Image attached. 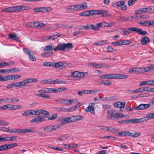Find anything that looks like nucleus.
<instances>
[{"instance_id":"obj_1","label":"nucleus","mask_w":154,"mask_h":154,"mask_svg":"<svg viewBox=\"0 0 154 154\" xmlns=\"http://www.w3.org/2000/svg\"><path fill=\"white\" fill-rule=\"evenodd\" d=\"M151 105H154V97L150 100L149 103L148 104H140L137 107L134 108L131 107L128 109V108H126V109L129 111H133L134 109L137 110H141L147 109L149 108Z\"/></svg>"},{"instance_id":"obj_2","label":"nucleus","mask_w":154,"mask_h":154,"mask_svg":"<svg viewBox=\"0 0 154 154\" xmlns=\"http://www.w3.org/2000/svg\"><path fill=\"white\" fill-rule=\"evenodd\" d=\"M29 7L28 6H19L6 8L2 9L1 11L4 12L14 13L21 10L29 9Z\"/></svg>"},{"instance_id":"obj_3","label":"nucleus","mask_w":154,"mask_h":154,"mask_svg":"<svg viewBox=\"0 0 154 154\" xmlns=\"http://www.w3.org/2000/svg\"><path fill=\"white\" fill-rule=\"evenodd\" d=\"M72 48L73 45L71 43L60 44H58L55 47V50H56V52L57 51L64 52L68 51Z\"/></svg>"},{"instance_id":"obj_4","label":"nucleus","mask_w":154,"mask_h":154,"mask_svg":"<svg viewBox=\"0 0 154 154\" xmlns=\"http://www.w3.org/2000/svg\"><path fill=\"white\" fill-rule=\"evenodd\" d=\"M107 114L109 117L113 120H117L119 118H122L124 116L122 113H119L114 110H109Z\"/></svg>"},{"instance_id":"obj_5","label":"nucleus","mask_w":154,"mask_h":154,"mask_svg":"<svg viewBox=\"0 0 154 154\" xmlns=\"http://www.w3.org/2000/svg\"><path fill=\"white\" fill-rule=\"evenodd\" d=\"M89 15H90L101 14L102 17H103L111 16V15L109 14H106L108 12V10H89Z\"/></svg>"},{"instance_id":"obj_6","label":"nucleus","mask_w":154,"mask_h":154,"mask_svg":"<svg viewBox=\"0 0 154 154\" xmlns=\"http://www.w3.org/2000/svg\"><path fill=\"white\" fill-rule=\"evenodd\" d=\"M52 9L50 7H42L35 8L33 11L35 12H47L51 11Z\"/></svg>"},{"instance_id":"obj_7","label":"nucleus","mask_w":154,"mask_h":154,"mask_svg":"<svg viewBox=\"0 0 154 154\" xmlns=\"http://www.w3.org/2000/svg\"><path fill=\"white\" fill-rule=\"evenodd\" d=\"M24 52L27 54L29 57L30 60L31 61H35L36 58L34 56L32 52L28 48H23Z\"/></svg>"},{"instance_id":"obj_8","label":"nucleus","mask_w":154,"mask_h":154,"mask_svg":"<svg viewBox=\"0 0 154 154\" xmlns=\"http://www.w3.org/2000/svg\"><path fill=\"white\" fill-rule=\"evenodd\" d=\"M60 126L59 125H49L47 126L44 128V130L47 132L53 131L56 130L59 128Z\"/></svg>"},{"instance_id":"obj_9","label":"nucleus","mask_w":154,"mask_h":154,"mask_svg":"<svg viewBox=\"0 0 154 154\" xmlns=\"http://www.w3.org/2000/svg\"><path fill=\"white\" fill-rule=\"evenodd\" d=\"M91 29L92 30L97 31L96 25L94 26L93 24H87L86 26H82V28H79V30H85Z\"/></svg>"},{"instance_id":"obj_10","label":"nucleus","mask_w":154,"mask_h":154,"mask_svg":"<svg viewBox=\"0 0 154 154\" xmlns=\"http://www.w3.org/2000/svg\"><path fill=\"white\" fill-rule=\"evenodd\" d=\"M94 105V103H90V105L85 109V111L86 112H90L92 114L94 113V110L93 106Z\"/></svg>"},{"instance_id":"obj_11","label":"nucleus","mask_w":154,"mask_h":154,"mask_svg":"<svg viewBox=\"0 0 154 154\" xmlns=\"http://www.w3.org/2000/svg\"><path fill=\"white\" fill-rule=\"evenodd\" d=\"M70 122H72L71 117L63 118L61 121L60 124L62 125H63Z\"/></svg>"},{"instance_id":"obj_12","label":"nucleus","mask_w":154,"mask_h":154,"mask_svg":"<svg viewBox=\"0 0 154 154\" xmlns=\"http://www.w3.org/2000/svg\"><path fill=\"white\" fill-rule=\"evenodd\" d=\"M9 37L11 39L15 40L17 42H20L18 40L19 39V37L17 36V34L15 33H10L8 35Z\"/></svg>"},{"instance_id":"obj_13","label":"nucleus","mask_w":154,"mask_h":154,"mask_svg":"<svg viewBox=\"0 0 154 154\" xmlns=\"http://www.w3.org/2000/svg\"><path fill=\"white\" fill-rule=\"evenodd\" d=\"M88 65L90 66H92L96 68H101L104 67L105 65L103 63L97 64L94 63H88Z\"/></svg>"},{"instance_id":"obj_14","label":"nucleus","mask_w":154,"mask_h":154,"mask_svg":"<svg viewBox=\"0 0 154 154\" xmlns=\"http://www.w3.org/2000/svg\"><path fill=\"white\" fill-rule=\"evenodd\" d=\"M134 31V27H129L123 30V35H127Z\"/></svg>"},{"instance_id":"obj_15","label":"nucleus","mask_w":154,"mask_h":154,"mask_svg":"<svg viewBox=\"0 0 154 154\" xmlns=\"http://www.w3.org/2000/svg\"><path fill=\"white\" fill-rule=\"evenodd\" d=\"M125 103L121 102H116L113 104V105L114 107L120 108H123L125 106Z\"/></svg>"},{"instance_id":"obj_16","label":"nucleus","mask_w":154,"mask_h":154,"mask_svg":"<svg viewBox=\"0 0 154 154\" xmlns=\"http://www.w3.org/2000/svg\"><path fill=\"white\" fill-rule=\"evenodd\" d=\"M65 9L67 11H72L77 10L76 5L66 6L65 8Z\"/></svg>"},{"instance_id":"obj_17","label":"nucleus","mask_w":154,"mask_h":154,"mask_svg":"<svg viewBox=\"0 0 154 154\" xmlns=\"http://www.w3.org/2000/svg\"><path fill=\"white\" fill-rule=\"evenodd\" d=\"M77 10L86 9L87 7V5L86 3H83L82 5H76Z\"/></svg>"},{"instance_id":"obj_18","label":"nucleus","mask_w":154,"mask_h":154,"mask_svg":"<svg viewBox=\"0 0 154 154\" xmlns=\"http://www.w3.org/2000/svg\"><path fill=\"white\" fill-rule=\"evenodd\" d=\"M71 117L72 122L78 121L83 118L82 116H73Z\"/></svg>"},{"instance_id":"obj_19","label":"nucleus","mask_w":154,"mask_h":154,"mask_svg":"<svg viewBox=\"0 0 154 154\" xmlns=\"http://www.w3.org/2000/svg\"><path fill=\"white\" fill-rule=\"evenodd\" d=\"M71 117L72 122L78 121L83 118L82 116H73Z\"/></svg>"},{"instance_id":"obj_20","label":"nucleus","mask_w":154,"mask_h":154,"mask_svg":"<svg viewBox=\"0 0 154 154\" xmlns=\"http://www.w3.org/2000/svg\"><path fill=\"white\" fill-rule=\"evenodd\" d=\"M55 47L52 46L51 44L49 45L46 46L44 48V50L45 51H49L53 50L54 51L56 52V50H55Z\"/></svg>"},{"instance_id":"obj_21","label":"nucleus","mask_w":154,"mask_h":154,"mask_svg":"<svg viewBox=\"0 0 154 154\" xmlns=\"http://www.w3.org/2000/svg\"><path fill=\"white\" fill-rule=\"evenodd\" d=\"M119 136L121 137L122 136H131L132 135V133L129 132V131H125L122 132H119L118 133Z\"/></svg>"},{"instance_id":"obj_22","label":"nucleus","mask_w":154,"mask_h":154,"mask_svg":"<svg viewBox=\"0 0 154 154\" xmlns=\"http://www.w3.org/2000/svg\"><path fill=\"white\" fill-rule=\"evenodd\" d=\"M107 27V23L104 22L97 23L96 25L97 31L99 30V27Z\"/></svg>"},{"instance_id":"obj_23","label":"nucleus","mask_w":154,"mask_h":154,"mask_svg":"<svg viewBox=\"0 0 154 154\" xmlns=\"http://www.w3.org/2000/svg\"><path fill=\"white\" fill-rule=\"evenodd\" d=\"M149 41V39L147 37L144 36L141 40V43L142 45H145L148 43Z\"/></svg>"},{"instance_id":"obj_24","label":"nucleus","mask_w":154,"mask_h":154,"mask_svg":"<svg viewBox=\"0 0 154 154\" xmlns=\"http://www.w3.org/2000/svg\"><path fill=\"white\" fill-rule=\"evenodd\" d=\"M145 118H143L141 119H132V123H140L149 120L148 119H145Z\"/></svg>"},{"instance_id":"obj_25","label":"nucleus","mask_w":154,"mask_h":154,"mask_svg":"<svg viewBox=\"0 0 154 154\" xmlns=\"http://www.w3.org/2000/svg\"><path fill=\"white\" fill-rule=\"evenodd\" d=\"M40 93H49L52 92V88H46L44 89L38 91Z\"/></svg>"},{"instance_id":"obj_26","label":"nucleus","mask_w":154,"mask_h":154,"mask_svg":"<svg viewBox=\"0 0 154 154\" xmlns=\"http://www.w3.org/2000/svg\"><path fill=\"white\" fill-rule=\"evenodd\" d=\"M22 116L24 117H28L29 115H33L32 110L30 109L27 110L22 114Z\"/></svg>"},{"instance_id":"obj_27","label":"nucleus","mask_w":154,"mask_h":154,"mask_svg":"<svg viewBox=\"0 0 154 154\" xmlns=\"http://www.w3.org/2000/svg\"><path fill=\"white\" fill-rule=\"evenodd\" d=\"M62 104L65 105H69L72 104V102H73V100L70 99L68 100L66 99H62Z\"/></svg>"},{"instance_id":"obj_28","label":"nucleus","mask_w":154,"mask_h":154,"mask_svg":"<svg viewBox=\"0 0 154 154\" xmlns=\"http://www.w3.org/2000/svg\"><path fill=\"white\" fill-rule=\"evenodd\" d=\"M142 11L144 12L154 13V9L150 8H142Z\"/></svg>"},{"instance_id":"obj_29","label":"nucleus","mask_w":154,"mask_h":154,"mask_svg":"<svg viewBox=\"0 0 154 154\" xmlns=\"http://www.w3.org/2000/svg\"><path fill=\"white\" fill-rule=\"evenodd\" d=\"M43 93H41V94H34L36 95L39 97L42 98H44L48 99H49L50 98V97L49 95L47 94H44Z\"/></svg>"},{"instance_id":"obj_30","label":"nucleus","mask_w":154,"mask_h":154,"mask_svg":"<svg viewBox=\"0 0 154 154\" xmlns=\"http://www.w3.org/2000/svg\"><path fill=\"white\" fill-rule=\"evenodd\" d=\"M8 132L10 133H15L17 134L20 133L19 129L17 128H14L11 129H10L9 128H8Z\"/></svg>"},{"instance_id":"obj_31","label":"nucleus","mask_w":154,"mask_h":154,"mask_svg":"<svg viewBox=\"0 0 154 154\" xmlns=\"http://www.w3.org/2000/svg\"><path fill=\"white\" fill-rule=\"evenodd\" d=\"M20 133H25L26 132H32V133H35V131H32L31 129L28 128H26L24 129H19Z\"/></svg>"},{"instance_id":"obj_32","label":"nucleus","mask_w":154,"mask_h":154,"mask_svg":"<svg viewBox=\"0 0 154 154\" xmlns=\"http://www.w3.org/2000/svg\"><path fill=\"white\" fill-rule=\"evenodd\" d=\"M53 53L52 51H50L49 52H45L44 53L42 54V56L45 57H50L53 55Z\"/></svg>"},{"instance_id":"obj_33","label":"nucleus","mask_w":154,"mask_h":154,"mask_svg":"<svg viewBox=\"0 0 154 154\" xmlns=\"http://www.w3.org/2000/svg\"><path fill=\"white\" fill-rule=\"evenodd\" d=\"M56 110L57 111L59 112L61 111L66 112H69V109H67L66 108H65L64 107H61L57 108Z\"/></svg>"},{"instance_id":"obj_34","label":"nucleus","mask_w":154,"mask_h":154,"mask_svg":"<svg viewBox=\"0 0 154 154\" xmlns=\"http://www.w3.org/2000/svg\"><path fill=\"white\" fill-rule=\"evenodd\" d=\"M10 75L5 76L3 77L2 75H0V81L4 82L7 81V80H10Z\"/></svg>"},{"instance_id":"obj_35","label":"nucleus","mask_w":154,"mask_h":154,"mask_svg":"<svg viewBox=\"0 0 154 154\" xmlns=\"http://www.w3.org/2000/svg\"><path fill=\"white\" fill-rule=\"evenodd\" d=\"M106 131H109L113 133H116L117 132L118 130L112 127H108L106 128Z\"/></svg>"},{"instance_id":"obj_36","label":"nucleus","mask_w":154,"mask_h":154,"mask_svg":"<svg viewBox=\"0 0 154 154\" xmlns=\"http://www.w3.org/2000/svg\"><path fill=\"white\" fill-rule=\"evenodd\" d=\"M46 117H47V116H44L43 118H42L40 116L36 117V123L41 122L42 121H45V118Z\"/></svg>"},{"instance_id":"obj_37","label":"nucleus","mask_w":154,"mask_h":154,"mask_svg":"<svg viewBox=\"0 0 154 154\" xmlns=\"http://www.w3.org/2000/svg\"><path fill=\"white\" fill-rule=\"evenodd\" d=\"M42 109H39L36 110H32L33 115L38 116L42 114Z\"/></svg>"},{"instance_id":"obj_38","label":"nucleus","mask_w":154,"mask_h":154,"mask_svg":"<svg viewBox=\"0 0 154 154\" xmlns=\"http://www.w3.org/2000/svg\"><path fill=\"white\" fill-rule=\"evenodd\" d=\"M118 123H133L132 119H126L125 120L119 121Z\"/></svg>"},{"instance_id":"obj_39","label":"nucleus","mask_w":154,"mask_h":154,"mask_svg":"<svg viewBox=\"0 0 154 154\" xmlns=\"http://www.w3.org/2000/svg\"><path fill=\"white\" fill-rule=\"evenodd\" d=\"M58 83L60 84L62 83H65V82L63 81H59V80L58 79H56V80H51L50 81V84H54Z\"/></svg>"},{"instance_id":"obj_40","label":"nucleus","mask_w":154,"mask_h":154,"mask_svg":"<svg viewBox=\"0 0 154 154\" xmlns=\"http://www.w3.org/2000/svg\"><path fill=\"white\" fill-rule=\"evenodd\" d=\"M10 137H2L0 136V141L1 142H4L6 141H10Z\"/></svg>"},{"instance_id":"obj_41","label":"nucleus","mask_w":154,"mask_h":154,"mask_svg":"<svg viewBox=\"0 0 154 154\" xmlns=\"http://www.w3.org/2000/svg\"><path fill=\"white\" fill-rule=\"evenodd\" d=\"M10 80L18 79L21 77L20 75H10Z\"/></svg>"},{"instance_id":"obj_42","label":"nucleus","mask_w":154,"mask_h":154,"mask_svg":"<svg viewBox=\"0 0 154 154\" xmlns=\"http://www.w3.org/2000/svg\"><path fill=\"white\" fill-rule=\"evenodd\" d=\"M57 117V114L56 113L53 114L51 116H49L48 119L49 120H53L56 119Z\"/></svg>"},{"instance_id":"obj_43","label":"nucleus","mask_w":154,"mask_h":154,"mask_svg":"<svg viewBox=\"0 0 154 154\" xmlns=\"http://www.w3.org/2000/svg\"><path fill=\"white\" fill-rule=\"evenodd\" d=\"M19 71L20 69L18 68H12L11 69H8L7 72L8 73L10 72L11 71H12L13 72H18Z\"/></svg>"},{"instance_id":"obj_44","label":"nucleus","mask_w":154,"mask_h":154,"mask_svg":"<svg viewBox=\"0 0 154 154\" xmlns=\"http://www.w3.org/2000/svg\"><path fill=\"white\" fill-rule=\"evenodd\" d=\"M52 67H54L55 68H58L61 66L62 62H59L56 63H52Z\"/></svg>"},{"instance_id":"obj_45","label":"nucleus","mask_w":154,"mask_h":154,"mask_svg":"<svg viewBox=\"0 0 154 154\" xmlns=\"http://www.w3.org/2000/svg\"><path fill=\"white\" fill-rule=\"evenodd\" d=\"M128 77V76L126 75H123L121 74H116V79H125Z\"/></svg>"},{"instance_id":"obj_46","label":"nucleus","mask_w":154,"mask_h":154,"mask_svg":"<svg viewBox=\"0 0 154 154\" xmlns=\"http://www.w3.org/2000/svg\"><path fill=\"white\" fill-rule=\"evenodd\" d=\"M107 78L109 79H116V74H107Z\"/></svg>"},{"instance_id":"obj_47","label":"nucleus","mask_w":154,"mask_h":154,"mask_svg":"<svg viewBox=\"0 0 154 154\" xmlns=\"http://www.w3.org/2000/svg\"><path fill=\"white\" fill-rule=\"evenodd\" d=\"M13 87H21L22 86L21 82H13L12 83Z\"/></svg>"},{"instance_id":"obj_48","label":"nucleus","mask_w":154,"mask_h":154,"mask_svg":"<svg viewBox=\"0 0 154 154\" xmlns=\"http://www.w3.org/2000/svg\"><path fill=\"white\" fill-rule=\"evenodd\" d=\"M125 3V1H122L118 2L116 3V4H117V7L119 8L122 6L123 4Z\"/></svg>"},{"instance_id":"obj_49","label":"nucleus","mask_w":154,"mask_h":154,"mask_svg":"<svg viewBox=\"0 0 154 154\" xmlns=\"http://www.w3.org/2000/svg\"><path fill=\"white\" fill-rule=\"evenodd\" d=\"M80 15L81 16H89V11H86L80 13Z\"/></svg>"},{"instance_id":"obj_50","label":"nucleus","mask_w":154,"mask_h":154,"mask_svg":"<svg viewBox=\"0 0 154 154\" xmlns=\"http://www.w3.org/2000/svg\"><path fill=\"white\" fill-rule=\"evenodd\" d=\"M7 145L8 149H9L16 146L17 145V143H13L9 144H7Z\"/></svg>"},{"instance_id":"obj_51","label":"nucleus","mask_w":154,"mask_h":154,"mask_svg":"<svg viewBox=\"0 0 154 154\" xmlns=\"http://www.w3.org/2000/svg\"><path fill=\"white\" fill-rule=\"evenodd\" d=\"M146 118L149 119H154V113H151L147 114L146 115Z\"/></svg>"},{"instance_id":"obj_52","label":"nucleus","mask_w":154,"mask_h":154,"mask_svg":"<svg viewBox=\"0 0 154 154\" xmlns=\"http://www.w3.org/2000/svg\"><path fill=\"white\" fill-rule=\"evenodd\" d=\"M121 42L122 43V45H128L130 44L131 43V41L129 40H123L121 41Z\"/></svg>"},{"instance_id":"obj_53","label":"nucleus","mask_w":154,"mask_h":154,"mask_svg":"<svg viewBox=\"0 0 154 154\" xmlns=\"http://www.w3.org/2000/svg\"><path fill=\"white\" fill-rule=\"evenodd\" d=\"M8 122H6L4 120L0 119V125L3 126H6L9 125Z\"/></svg>"},{"instance_id":"obj_54","label":"nucleus","mask_w":154,"mask_h":154,"mask_svg":"<svg viewBox=\"0 0 154 154\" xmlns=\"http://www.w3.org/2000/svg\"><path fill=\"white\" fill-rule=\"evenodd\" d=\"M8 149L7 144L0 146V151L6 150Z\"/></svg>"},{"instance_id":"obj_55","label":"nucleus","mask_w":154,"mask_h":154,"mask_svg":"<svg viewBox=\"0 0 154 154\" xmlns=\"http://www.w3.org/2000/svg\"><path fill=\"white\" fill-rule=\"evenodd\" d=\"M42 84H50V80L49 79H45L41 80L40 82Z\"/></svg>"},{"instance_id":"obj_56","label":"nucleus","mask_w":154,"mask_h":154,"mask_svg":"<svg viewBox=\"0 0 154 154\" xmlns=\"http://www.w3.org/2000/svg\"><path fill=\"white\" fill-rule=\"evenodd\" d=\"M112 44L115 46H119L122 45L121 41L118 42H113L112 43Z\"/></svg>"},{"instance_id":"obj_57","label":"nucleus","mask_w":154,"mask_h":154,"mask_svg":"<svg viewBox=\"0 0 154 154\" xmlns=\"http://www.w3.org/2000/svg\"><path fill=\"white\" fill-rule=\"evenodd\" d=\"M141 29L140 28L134 27V31L136 32L137 34L140 35V34Z\"/></svg>"},{"instance_id":"obj_58","label":"nucleus","mask_w":154,"mask_h":154,"mask_svg":"<svg viewBox=\"0 0 154 154\" xmlns=\"http://www.w3.org/2000/svg\"><path fill=\"white\" fill-rule=\"evenodd\" d=\"M21 83L22 86H23L28 83H29V82L28 79H26L21 81Z\"/></svg>"},{"instance_id":"obj_59","label":"nucleus","mask_w":154,"mask_h":154,"mask_svg":"<svg viewBox=\"0 0 154 154\" xmlns=\"http://www.w3.org/2000/svg\"><path fill=\"white\" fill-rule=\"evenodd\" d=\"M52 63L45 62L42 63V65L45 66H52Z\"/></svg>"},{"instance_id":"obj_60","label":"nucleus","mask_w":154,"mask_h":154,"mask_svg":"<svg viewBox=\"0 0 154 154\" xmlns=\"http://www.w3.org/2000/svg\"><path fill=\"white\" fill-rule=\"evenodd\" d=\"M143 70H144V72H146L152 70L151 66L150 65V66H148L144 68Z\"/></svg>"},{"instance_id":"obj_61","label":"nucleus","mask_w":154,"mask_h":154,"mask_svg":"<svg viewBox=\"0 0 154 154\" xmlns=\"http://www.w3.org/2000/svg\"><path fill=\"white\" fill-rule=\"evenodd\" d=\"M41 112H42V114H43V115H46V116L48 115H49V112H48L45 110H44L43 109H42Z\"/></svg>"},{"instance_id":"obj_62","label":"nucleus","mask_w":154,"mask_h":154,"mask_svg":"<svg viewBox=\"0 0 154 154\" xmlns=\"http://www.w3.org/2000/svg\"><path fill=\"white\" fill-rule=\"evenodd\" d=\"M112 82L111 81L109 80H106L105 82H101V84H102L103 83L104 85H110L112 84Z\"/></svg>"},{"instance_id":"obj_63","label":"nucleus","mask_w":154,"mask_h":154,"mask_svg":"<svg viewBox=\"0 0 154 154\" xmlns=\"http://www.w3.org/2000/svg\"><path fill=\"white\" fill-rule=\"evenodd\" d=\"M129 18L128 17H121L120 18V21H126L129 20Z\"/></svg>"},{"instance_id":"obj_64","label":"nucleus","mask_w":154,"mask_h":154,"mask_svg":"<svg viewBox=\"0 0 154 154\" xmlns=\"http://www.w3.org/2000/svg\"><path fill=\"white\" fill-rule=\"evenodd\" d=\"M0 130L8 132V128H6L4 127H0Z\"/></svg>"}]
</instances>
